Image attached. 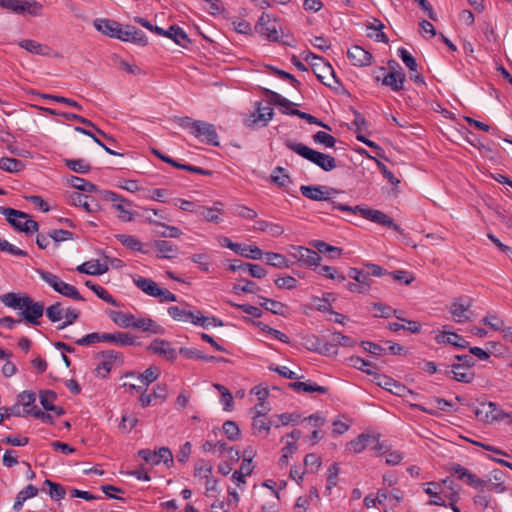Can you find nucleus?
I'll return each mask as SVG.
<instances>
[{
    "label": "nucleus",
    "mask_w": 512,
    "mask_h": 512,
    "mask_svg": "<svg viewBox=\"0 0 512 512\" xmlns=\"http://www.w3.org/2000/svg\"><path fill=\"white\" fill-rule=\"evenodd\" d=\"M285 146L326 172L332 171L337 167V161L334 157L329 154L316 151L302 143H297L288 139L285 141Z\"/></svg>",
    "instance_id": "f257e3e1"
},
{
    "label": "nucleus",
    "mask_w": 512,
    "mask_h": 512,
    "mask_svg": "<svg viewBox=\"0 0 512 512\" xmlns=\"http://www.w3.org/2000/svg\"><path fill=\"white\" fill-rule=\"evenodd\" d=\"M450 470L452 473L457 475L458 479L478 490V493L473 498L474 504L482 507L483 509L488 508L491 501V497L485 494L488 481L480 479L477 475L471 473L467 468L460 464H453Z\"/></svg>",
    "instance_id": "f03ea898"
},
{
    "label": "nucleus",
    "mask_w": 512,
    "mask_h": 512,
    "mask_svg": "<svg viewBox=\"0 0 512 512\" xmlns=\"http://www.w3.org/2000/svg\"><path fill=\"white\" fill-rule=\"evenodd\" d=\"M334 208L351 213H359L363 218L375 222L379 225L393 229L396 232L402 233L401 227L394 223L393 219L380 210H374L369 208H361L360 206L351 207L345 204L333 202Z\"/></svg>",
    "instance_id": "7ed1b4c3"
},
{
    "label": "nucleus",
    "mask_w": 512,
    "mask_h": 512,
    "mask_svg": "<svg viewBox=\"0 0 512 512\" xmlns=\"http://www.w3.org/2000/svg\"><path fill=\"white\" fill-rule=\"evenodd\" d=\"M39 274L41 279L49 284L56 292L74 300H84L76 287L62 281L57 275L44 270L39 271Z\"/></svg>",
    "instance_id": "20e7f679"
},
{
    "label": "nucleus",
    "mask_w": 512,
    "mask_h": 512,
    "mask_svg": "<svg viewBox=\"0 0 512 512\" xmlns=\"http://www.w3.org/2000/svg\"><path fill=\"white\" fill-rule=\"evenodd\" d=\"M0 7L11 10L16 14L39 16L43 5L36 0H0Z\"/></svg>",
    "instance_id": "39448f33"
},
{
    "label": "nucleus",
    "mask_w": 512,
    "mask_h": 512,
    "mask_svg": "<svg viewBox=\"0 0 512 512\" xmlns=\"http://www.w3.org/2000/svg\"><path fill=\"white\" fill-rule=\"evenodd\" d=\"M281 25L279 21L268 13H262L258 19V34L267 41L280 40Z\"/></svg>",
    "instance_id": "423d86ee"
},
{
    "label": "nucleus",
    "mask_w": 512,
    "mask_h": 512,
    "mask_svg": "<svg viewBox=\"0 0 512 512\" xmlns=\"http://www.w3.org/2000/svg\"><path fill=\"white\" fill-rule=\"evenodd\" d=\"M19 313L20 319L32 325H39V319L43 316L45 307L40 302H34L29 296H25L22 309Z\"/></svg>",
    "instance_id": "0eeeda50"
},
{
    "label": "nucleus",
    "mask_w": 512,
    "mask_h": 512,
    "mask_svg": "<svg viewBox=\"0 0 512 512\" xmlns=\"http://www.w3.org/2000/svg\"><path fill=\"white\" fill-rule=\"evenodd\" d=\"M473 300L468 296H461L454 298L449 307V312L452 318L457 323H464L470 321V308L472 307Z\"/></svg>",
    "instance_id": "6e6552de"
},
{
    "label": "nucleus",
    "mask_w": 512,
    "mask_h": 512,
    "mask_svg": "<svg viewBox=\"0 0 512 512\" xmlns=\"http://www.w3.org/2000/svg\"><path fill=\"white\" fill-rule=\"evenodd\" d=\"M300 192L303 196L307 197L308 199L314 200V201H329L331 202L332 208H334L333 202V196L337 193V190L334 188L326 187V186H301Z\"/></svg>",
    "instance_id": "1a4fd4ad"
},
{
    "label": "nucleus",
    "mask_w": 512,
    "mask_h": 512,
    "mask_svg": "<svg viewBox=\"0 0 512 512\" xmlns=\"http://www.w3.org/2000/svg\"><path fill=\"white\" fill-rule=\"evenodd\" d=\"M138 455L147 463H151L153 465H158L163 462L168 467L173 464V455L172 452L166 448L161 447L157 451H152L150 449H142L139 450Z\"/></svg>",
    "instance_id": "9d476101"
},
{
    "label": "nucleus",
    "mask_w": 512,
    "mask_h": 512,
    "mask_svg": "<svg viewBox=\"0 0 512 512\" xmlns=\"http://www.w3.org/2000/svg\"><path fill=\"white\" fill-rule=\"evenodd\" d=\"M263 92L268 97L270 103L280 106L282 108V112L284 114L298 116L301 119L307 120L308 113L302 112L298 109H292V106H294L295 104L293 102H291L290 100L282 97L278 93L273 92L269 89L264 88Z\"/></svg>",
    "instance_id": "9b49d317"
},
{
    "label": "nucleus",
    "mask_w": 512,
    "mask_h": 512,
    "mask_svg": "<svg viewBox=\"0 0 512 512\" xmlns=\"http://www.w3.org/2000/svg\"><path fill=\"white\" fill-rule=\"evenodd\" d=\"M97 358L101 359L96 371L102 378H106L111 371L113 363L119 361L123 362L122 354L114 350H106L97 354Z\"/></svg>",
    "instance_id": "f8f14e48"
},
{
    "label": "nucleus",
    "mask_w": 512,
    "mask_h": 512,
    "mask_svg": "<svg viewBox=\"0 0 512 512\" xmlns=\"http://www.w3.org/2000/svg\"><path fill=\"white\" fill-rule=\"evenodd\" d=\"M290 255L306 266H319L321 257L318 252L303 246H291Z\"/></svg>",
    "instance_id": "ddd939ff"
},
{
    "label": "nucleus",
    "mask_w": 512,
    "mask_h": 512,
    "mask_svg": "<svg viewBox=\"0 0 512 512\" xmlns=\"http://www.w3.org/2000/svg\"><path fill=\"white\" fill-rule=\"evenodd\" d=\"M168 313L175 320L191 322L194 325L205 326L206 322L209 320V317L200 316V311H198V315H196L192 311L182 309L178 306L169 307Z\"/></svg>",
    "instance_id": "4468645a"
},
{
    "label": "nucleus",
    "mask_w": 512,
    "mask_h": 512,
    "mask_svg": "<svg viewBox=\"0 0 512 512\" xmlns=\"http://www.w3.org/2000/svg\"><path fill=\"white\" fill-rule=\"evenodd\" d=\"M193 135L212 146H219L218 134L213 124L198 121L196 129L193 131Z\"/></svg>",
    "instance_id": "2eb2a0df"
},
{
    "label": "nucleus",
    "mask_w": 512,
    "mask_h": 512,
    "mask_svg": "<svg viewBox=\"0 0 512 512\" xmlns=\"http://www.w3.org/2000/svg\"><path fill=\"white\" fill-rule=\"evenodd\" d=\"M376 384L400 397H406L407 395H415L412 390L408 389L403 384L385 375H378L376 377Z\"/></svg>",
    "instance_id": "dca6fc26"
},
{
    "label": "nucleus",
    "mask_w": 512,
    "mask_h": 512,
    "mask_svg": "<svg viewBox=\"0 0 512 512\" xmlns=\"http://www.w3.org/2000/svg\"><path fill=\"white\" fill-rule=\"evenodd\" d=\"M312 68L317 78L326 86L334 87V84H339L336 79L332 66L327 62L317 63L312 62Z\"/></svg>",
    "instance_id": "f3484780"
},
{
    "label": "nucleus",
    "mask_w": 512,
    "mask_h": 512,
    "mask_svg": "<svg viewBox=\"0 0 512 512\" xmlns=\"http://www.w3.org/2000/svg\"><path fill=\"white\" fill-rule=\"evenodd\" d=\"M154 33L160 36H164L172 39L176 44L186 48L188 44H190V39L188 38L185 31L177 25H172L168 30H164L161 27L156 26L154 28Z\"/></svg>",
    "instance_id": "a211bd4d"
},
{
    "label": "nucleus",
    "mask_w": 512,
    "mask_h": 512,
    "mask_svg": "<svg viewBox=\"0 0 512 512\" xmlns=\"http://www.w3.org/2000/svg\"><path fill=\"white\" fill-rule=\"evenodd\" d=\"M118 39L121 41H130L141 46H145L148 43V39L143 31L132 25H126L124 29L121 27V33H119Z\"/></svg>",
    "instance_id": "6ab92c4d"
},
{
    "label": "nucleus",
    "mask_w": 512,
    "mask_h": 512,
    "mask_svg": "<svg viewBox=\"0 0 512 512\" xmlns=\"http://www.w3.org/2000/svg\"><path fill=\"white\" fill-rule=\"evenodd\" d=\"M258 495L264 501L261 506L262 512H279L280 496L278 490H261Z\"/></svg>",
    "instance_id": "aec40b11"
},
{
    "label": "nucleus",
    "mask_w": 512,
    "mask_h": 512,
    "mask_svg": "<svg viewBox=\"0 0 512 512\" xmlns=\"http://www.w3.org/2000/svg\"><path fill=\"white\" fill-rule=\"evenodd\" d=\"M347 56L354 66L365 67L372 63L371 53L358 45L352 46Z\"/></svg>",
    "instance_id": "412c9836"
},
{
    "label": "nucleus",
    "mask_w": 512,
    "mask_h": 512,
    "mask_svg": "<svg viewBox=\"0 0 512 512\" xmlns=\"http://www.w3.org/2000/svg\"><path fill=\"white\" fill-rule=\"evenodd\" d=\"M148 350L163 356L169 361H174L177 357L176 350L171 347V343L163 339H155L148 346Z\"/></svg>",
    "instance_id": "4be33fe9"
},
{
    "label": "nucleus",
    "mask_w": 512,
    "mask_h": 512,
    "mask_svg": "<svg viewBox=\"0 0 512 512\" xmlns=\"http://www.w3.org/2000/svg\"><path fill=\"white\" fill-rule=\"evenodd\" d=\"M94 27L102 34L111 38L118 39L119 33H121V24L114 20L96 19Z\"/></svg>",
    "instance_id": "5701e85b"
},
{
    "label": "nucleus",
    "mask_w": 512,
    "mask_h": 512,
    "mask_svg": "<svg viewBox=\"0 0 512 512\" xmlns=\"http://www.w3.org/2000/svg\"><path fill=\"white\" fill-rule=\"evenodd\" d=\"M258 260L276 268H288L289 263L286 257L280 253L263 252L258 248Z\"/></svg>",
    "instance_id": "b1692460"
},
{
    "label": "nucleus",
    "mask_w": 512,
    "mask_h": 512,
    "mask_svg": "<svg viewBox=\"0 0 512 512\" xmlns=\"http://www.w3.org/2000/svg\"><path fill=\"white\" fill-rule=\"evenodd\" d=\"M61 117L65 118L68 121L80 122L81 124H83V125H85L87 127L92 128L97 134L102 136L109 143H112V144L116 143V140L112 136L106 134L104 131H102L100 128H98L92 121H90L87 118H84V117H82V116H80L78 114L68 113V112H63L61 114Z\"/></svg>",
    "instance_id": "393cba45"
},
{
    "label": "nucleus",
    "mask_w": 512,
    "mask_h": 512,
    "mask_svg": "<svg viewBox=\"0 0 512 512\" xmlns=\"http://www.w3.org/2000/svg\"><path fill=\"white\" fill-rule=\"evenodd\" d=\"M253 455L247 450L244 451V459L238 471H235L232 475L233 480L237 481V485L245 483V477L250 475L253 471Z\"/></svg>",
    "instance_id": "a878e982"
},
{
    "label": "nucleus",
    "mask_w": 512,
    "mask_h": 512,
    "mask_svg": "<svg viewBox=\"0 0 512 512\" xmlns=\"http://www.w3.org/2000/svg\"><path fill=\"white\" fill-rule=\"evenodd\" d=\"M89 197L79 192H72L69 196V201L74 206H79L85 209L89 213L97 212L99 210V204L92 199L88 201Z\"/></svg>",
    "instance_id": "bb28decb"
},
{
    "label": "nucleus",
    "mask_w": 512,
    "mask_h": 512,
    "mask_svg": "<svg viewBox=\"0 0 512 512\" xmlns=\"http://www.w3.org/2000/svg\"><path fill=\"white\" fill-rule=\"evenodd\" d=\"M101 338L103 342L114 343L120 346H132L135 344V337L124 332L102 333Z\"/></svg>",
    "instance_id": "cd10ccee"
},
{
    "label": "nucleus",
    "mask_w": 512,
    "mask_h": 512,
    "mask_svg": "<svg viewBox=\"0 0 512 512\" xmlns=\"http://www.w3.org/2000/svg\"><path fill=\"white\" fill-rule=\"evenodd\" d=\"M406 75L402 71H390L382 80V84L390 87L393 91H401L404 89Z\"/></svg>",
    "instance_id": "c85d7f7f"
},
{
    "label": "nucleus",
    "mask_w": 512,
    "mask_h": 512,
    "mask_svg": "<svg viewBox=\"0 0 512 512\" xmlns=\"http://www.w3.org/2000/svg\"><path fill=\"white\" fill-rule=\"evenodd\" d=\"M481 406L488 408V410L485 411V415L482 417L485 423L502 421L507 416V413L500 409L494 402L482 403Z\"/></svg>",
    "instance_id": "c756f323"
},
{
    "label": "nucleus",
    "mask_w": 512,
    "mask_h": 512,
    "mask_svg": "<svg viewBox=\"0 0 512 512\" xmlns=\"http://www.w3.org/2000/svg\"><path fill=\"white\" fill-rule=\"evenodd\" d=\"M374 441V435L362 433L357 438L347 443V449L353 453H361L366 447Z\"/></svg>",
    "instance_id": "7c9ffc66"
},
{
    "label": "nucleus",
    "mask_w": 512,
    "mask_h": 512,
    "mask_svg": "<svg viewBox=\"0 0 512 512\" xmlns=\"http://www.w3.org/2000/svg\"><path fill=\"white\" fill-rule=\"evenodd\" d=\"M133 328L140 329L143 332H149L152 334H163L164 329L157 324L154 320L151 318H136L133 322Z\"/></svg>",
    "instance_id": "2f4dec72"
},
{
    "label": "nucleus",
    "mask_w": 512,
    "mask_h": 512,
    "mask_svg": "<svg viewBox=\"0 0 512 512\" xmlns=\"http://www.w3.org/2000/svg\"><path fill=\"white\" fill-rule=\"evenodd\" d=\"M437 343L450 344L455 347L465 348L468 342L460 335L454 332H441L435 337Z\"/></svg>",
    "instance_id": "473e14b6"
},
{
    "label": "nucleus",
    "mask_w": 512,
    "mask_h": 512,
    "mask_svg": "<svg viewBox=\"0 0 512 512\" xmlns=\"http://www.w3.org/2000/svg\"><path fill=\"white\" fill-rule=\"evenodd\" d=\"M504 473L501 470H494L491 472L490 477L486 480L488 485L487 490L494 491L496 493H503L506 491V487L503 481Z\"/></svg>",
    "instance_id": "72a5a7b5"
},
{
    "label": "nucleus",
    "mask_w": 512,
    "mask_h": 512,
    "mask_svg": "<svg viewBox=\"0 0 512 512\" xmlns=\"http://www.w3.org/2000/svg\"><path fill=\"white\" fill-rule=\"evenodd\" d=\"M109 316L116 325L126 329L133 328L134 315L111 310L109 311Z\"/></svg>",
    "instance_id": "f704fd0d"
},
{
    "label": "nucleus",
    "mask_w": 512,
    "mask_h": 512,
    "mask_svg": "<svg viewBox=\"0 0 512 512\" xmlns=\"http://www.w3.org/2000/svg\"><path fill=\"white\" fill-rule=\"evenodd\" d=\"M106 264H100L98 261L95 263L85 262L77 267L79 273L90 274V275H102L108 271Z\"/></svg>",
    "instance_id": "c9c22d12"
},
{
    "label": "nucleus",
    "mask_w": 512,
    "mask_h": 512,
    "mask_svg": "<svg viewBox=\"0 0 512 512\" xmlns=\"http://www.w3.org/2000/svg\"><path fill=\"white\" fill-rule=\"evenodd\" d=\"M155 247L161 253L158 257L172 259L177 255V246L173 245L170 241L167 240H157L155 241Z\"/></svg>",
    "instance_id": "e433bc0d"
},
{
    "label": "nucleus",
    "mask_w": 512,
    "mask_h": 512,
    "mask_svg": "<svg viewBox=\"0 0 512 512\" xmlns=\"http://www.w3.org/2000/svg\"><path fill=\"white\" fill-rule=\"evenodd\" d=\"M289 387L297 392L304 391V392H308V393H313V392H318L320 394L327 393L326 387L320 386L316 383H312L309 381L308 382H299V381L293 382V383L289 384Z\"/></svg>",
    "instance_id": "4c0bfd02"
},
{
    "label": "nucleus",
    "mask_w": 512,
    "mask_h": 512,
    "mask_svg": "<svg viewBox=\"0 0 512 512\" xmlns=\"http://www.w3.org/2000/svg\"><path fill=\"white\" fill-rule=\"evenodd\" d=\"M67 183L79 190V191H83V192H96L98 191V188L95 184L91 183V182H88L86 181L85 179L83 178H80L78 176H73L71 175L69 178H67Z\"/></svg>",
    "instance_id": "58836bf2"
},
{
    "label": "nucleus",
    "mask_w": 512,
    "mask_h": 512,
    "mask_svg": "<svg viewBox=\"0 0 512 512\" xmlns=\"http://www.w3.org/2000/svg\"><path fill=\"white\" fill-rule=\"evenodd\" d=\"M367 28L374 31V33H368V37L373 38L377 42H389L388 37L382 31L384 24L380 20L374 18L373 21L367 25Z\"/></svg>",
    "instance_id": "ea45409f"
},
{
    "label": "nucleus",
    "mask_w": 512,
    "mask_h": 512,
    "mask_svg": "<svg viewBox=\"0 0 512 512\" xmlns=\"http://www.w3.org/2000/svg\"><path fill=\"white\" fill-rule=\"evenodd\" d=\"M134 284L147 295L156 297L159 286L153 280L139 277L134 279Z\"/></svg>",
    "instance_id": "a19ab883"
},
{
    "label": "nucleus",
    "mask_w": 512,
    "mask_h": 512,
    "mask_svg": "<svg viewBox=\"0 0 512 512\" xmlns=\"http://www.w3.org/2000/svg\"><path fill=\"white\" fill-rule=\"evenodd\" d=\"M258 231L265 232L272 237H278L284 233V228L278 223L258 220Z\"/></svg>",
    "instance_id": "79ce46f5"
},
{
    "label": "nucleus",
    "mask_w": 512,
    "mask_h": 512,
    "mask_svg": "<svg viewBox=\"0 0 512 512\" xmlns=\"http://www.w3.org/2000/svg\"><path fill=\"white\" fill-rule=\"evenodd\" d=\"M220 243L223 247L230 248L231 250L235 251L238 254L244 255L246 257L256 259V246H250L249 251L251 254H246L245 251H247L246 248H243L241 244L233 243L229 238L224 237L220 240Z\"/></svg>",
    "instance_id": "37998d69"
},
{
    "label": "nucleus",
    "mask_w": 512,
    "mask_h": 512,
    "mask_svg": "<svg viewBox=\"0 0 512 512\" xmlns=\"http://www.w3.org/2000/svg\"><path fill=\"white\" fill-rule=\"evenodd\" d=\"M85 285L89 289H91L100 299L104 300L105 302H107L113 306H116V307L119 306V303L102 286L95 284L90 280H87L85 282Z\"/></svg>",
    "instance_id": "c03bdc74"
},
{
    "label": "nucleus",
    "mask_w": 512,
    "mask_h": 512,
    "mask_svg": "<svg viewBox=\"0 0 512 512\" xmlns=\"http://www.w3.org/2000/svg\"><path fill=\"white\" fill-rule=\"evenodd\" d=\"M25 165L21 160L10 157L0 159V168L9 173H17L24 169Z\"/></svg>",
    "instance_id": "a18cd8bd"
},
{
    "label": "nucleus",
    "mask_w": 512,
    "mask_h": 512,
    "mask_svg": "<svg viewBox=\"0 0 512 512\" xmlns=\"http://www.w3.org/2000/svg\"><path fill=\"white\" fill-rule=\"evenodd\" d=\"M446 375L452 377L454 380L462 383H470L473 381L475 374L472 370L455 369L447 370Z\"/></svg>",
    "instance_id": "49530a36"
},
{
    "label": "nucleus",
    "mask_w": 512,
    "mask_h": 512,
    "mask_svg": "<svg viewBox=\"0 0 512 512\" xmlns=\"http://www.w3.org/2000/svg\"><path fill=\"white\" fill-rule=\"evenodd\" d=\"M0 300L7 307L20 310L22 309L23 301L25 300V296H19L16 293L9 292L0 296Z\"/></svg>",
    "instance_id": "de8ad7c7"
},
{
    "label": "nucleus",
    "mask_w": 512,
    "mask_h": 512,
    "mask_svg": "<svg viewBox=\"0 0 512 512\" xmlns=\"http://www.w3.org/2000/svg\"><path fill=\"white\" fill-rule=\"evenodd\" d=\"M115 238L125 247L133 251H142V243L135 236L127 234H117Z\"/></svg>",
    "instance_id": "09e8293b"
},
{
    "label": "nucleus",
    "mask_w": 512,
    "mask_h": 512,
    "mask_svg": "<svg viewBox=\"0 0 512 512\" xmlns=\"http://www.w3.org/2000/svg\"><path fill=\"white\" fill-rule=\"evenodd\" d=\"M263 300L262 302H259L258 304L263 307L265 310L270 311L273 314L277 315H283L286 309V306L279 302L272 299H267L261 297Z\"/></svg>",
    "instance_id": "8fccbe9b"
},
{
    "label": "nucleus",
    "mask_w": 512,
    "mask_h": 512,
    "mask_svg": "<svg viewBox=\"0 0 512 512\" xmlns=\"http://www.w3.org/2000/svg\"><path fill=\"white\" fill-rule=\"evenodd\" d=\"M285 169L283 167H276L270 177L271 182L276 184L279 188L288 186L291 183L289 175L284 174Z\"/></svg>",
    "instance_id": "3c124183"
},
{
    "label": "nucleus",
    "mask_w": 512,
    "mask_h": 512,
    "mask_svg": "<svg viewBox=\"0 0 512 512\" xmlns=\"http://www.w3.org/2000/svg\"><path fill=\"white\" fill-rule=\"evenodd\" d=\"M65 165L72 171L80 174L88 173L91 170L90 164L82 159H66Z\"/></svg>",
    "instance_id": "603ef678"
},
{
    "label": "nucleus",
    "mask_w": 512,
    "mask_h": 512,
    "mask_svg": "<svg viewBox=\"0 0 512 512\" xmlns=\"http://www.w3.org/2000/svg\"><path fill=\"white\" fill-rule=\"evenodd\" d=\"M214 387L221 393V403L223 404V409L225 411H231L233 409L232 394L225 386L221 384H214Z\"/></svg>",
    "instance_id": "864d4df0"
},
{
    "label": "nucleus",
    "mask_w": 512,
    "mask_h": 512,
    "mask_svg": "<svg viewBox=\"0 0 512 512\" xmlns=\"http://www.w3.org/2000/svg\"><path fill=\"white\" fill-rule=\"evenodd\" d=\"M160 375L159 368L149 367L142 374L137 376V379L144 385L148 386L150 383L158 379Z\"/></svg>",
    "instance_id": "5fc2aeb1"
},
{
    "label": "nucleus",
    "mask_w": 512,
    "mask_h": 512,
    "mask_svg": "<svg viewBox=\"0 0 512 512\" xmlns=\"http://www.w3.org/2000/svg\"><path fill=\"white\" fill-rule=\"evenodd\" d=\"M44 485L49 487V494L52 499L59 501L65 497L66 491L62 485L54 483L49 479L44 481Z\"/></svg>",
    "instance_id": "6e6d98bb"
},
{
    "label": "nucleus",
    "mask_w": 512,
    "mask_h": 512,
    "mask_svg": "<svg viewBox=\"0 0 512 512\" xmlns=\"http://www.w3.org/2000/svg\"><path fill=\"white\" fill-rule=\"evenodd\" d=\"M64 308L60 302H56L46 309V316L51 322H58L63 318Z\"/></svg>",
    "instance_id": "4d7b16f0"
},
{
    "label": "nucleus",
    "mask_w": 512,
    "mask_h": 512,
    "mask_svg": "<svg viewBox=\"0 0 512 512\" xmlns=\"http://www.w3.org/2000/svg\"><path fill=\"white\" fill-rule=\"evenodd\" d=\"M431 486L437 488L440 486V484L435 482L427 483V487L424 489V491L425 493L432 497V499L429 501V504L437 506H446L444 499L439 495L437 491L433 490Z\"/></svg>",
    "instance_id": "13d9d810"
},
{
    "label": "nucleus",
    "mask_w": 512,
    "mask_h": 512,
    "mask_svg": "<svg viewBox=\"0 0 512 512\" xmlns=\"http://www.w3.org/2000/svg\"><path fill=\"white\" fill-rule=\"evenodd\" d=\"M212 472V465L205 461L200 460L196 463L195 469H194V475L196 477L205 478L206 480L210 478V474Z\"/></svg>",
    "instance_id": "bf43d9fd"
},
{
    "label": "nucleus",
    "mask_w": 512,
    "mask_h": 512,
    "mask_svg": "<svg viewBox=\"0 0 512 512\" xmlns=\"http://www.w3.org/2000/svg\"><path fill=\"white\" fill-rule=\"evenodd\" d=\"M455 359L459 361V363H453L451 368L471 370V368L475 365V360L470 355H456Z\"/></svg>",
    "instance_id": "052dcab7"
},
{
    "label": "nucleus",
    "mask_w": 512,
    "mask_h": 512,
    "mask_svg": "<svg viewBox=\"0 0 512 512\" xmlns=\"http://www.w3.org/2000/svg\"><path fill=\"white\" fill-rule=\"evenodd\" d=\"M313 140L315 143L322 144L328 148H332L336 144L335 137L323 131H318L317 133H315L313 135Z\"/></svg>",
    "instance_id": "680f3d73"
},
{
    "label": "nucleus",
    "mask_w": 512,
    "mask_h": 512,
    "mask_svg": "<svg viewBox=\"0 0 512 512\" xmlns=\"http://www.w3.org/2000/svg\"><path fill=\"white\" fill-rule=\"evenodd\" d=\"M398 54L410 72H416L418 67L416 59L405 48H399Z\"/></svg>",
    "instance_id": "e2e57ef3"
},
{
    "label": "nucleus",
    "mask_w": 512,
    "mask_h": 512,
    "mask_svg": "<svg viewBox=\"0 0 512 512\" xmlns=\"http://www.w3.org/2000/svg\"><path fill=\"white\" fill-rule=\"evenodd\" d=\"M348 276L354 279L357 283H371L370 272H366L365 270H360L354 267L350 268L348 271Z\"/></svg>",
    "instance_id": "0e129e2a"
},
{
    "label": "nucleus",
    "mask_w": 512,
    "mask_h": 512,
    "mask_svg": "<svg viewBox=\"0 0 512 512\" xmlns=\"http://www.w3.org/2000/svg\"><path fill=\"white\" fill-rule=\"evenodd\" d=\"M48 236L54 240L55 243H59L66 240L73 239V233L64 229H52L48 232Z\"/></svg>",
    "instance_id": "69168bd1"
},
{
    "label": "nucleus",
    "mask_w": 512,
    "mask_h": 512,
    "mask_svg": "<svg viewBox=\"0 0 512 512\" xmlns=\"http://www.w3.org/2000/svg\"><path fill=\"white\" fill-rule=\"evenodd\" d=\"M128 206L124 202L113 204V208L116 209L119 214L118 218L123 222H130L134 220V214L126 208Z\"/></svg>",
    "instance_id": "338daca9"
},
{
    "label": "nucleus",
    "mask_w": 512,
    "mask_h": 512,
    "mask_svg": "<svg viewBox=\"0 0 512 512\" xmlns=\"http://www.w3.org/2000/svg\"><path fill=\"white\" fill-rule=\"evenodd\" d=\"M57 398V394L52 390H45L40 392V403L43 408L48 411L53 406L54 401Z\"/></svg>",
    "instance_id": "774afa93"
}]
</instances>
